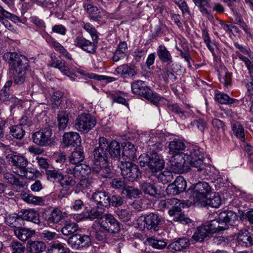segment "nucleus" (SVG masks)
<instances>
[{
  "label": "nucleus",
  "instance_id": "f257e3e1",
  "mask_svg": "<svg viewBox=\"0 0 253 253\" xmlns=\"http://www.w3.org/2000/svg\"><path fill=\"white\" fill-rule=\"evenodd\" d=\"M185 155L187 164L194 168L193 170L197 173V176L201 178H207L211 172V167L210 165L204 163L202 159L203 153L200 148L197 146H191Z\"/></svg>",
  "mask_w": 253,
  "mask_h": 253
},
{
  "label": "nucleus",
  "instance_id": "f03ea898",
  "mask_svg": "<svg viewBox=\"0 0 253 253\" xmlns=\"http://www.w3.org/2000/svg\"><path fill=\"white\" fill-rule=\"evenodd\" d=\"M2 57L13 71L26 72L29 67L27 58L16 52H6Z\"/></svg>",
  "mask_w": 253,
  "mask_h": 253
},
{
  "label": "nucleus",
  "instance_id": "7ed1b4c3",
  "mask_svg": "<svg viewBox=\"0 0 253 253\" xmlns=\"http://www.w3.org/2000/svg\"><path fill=\"white\" fill-rule=\"evenodd\" d=\"M217 222L211 220L199 226L192 237L196 242H202L207 237L218 231Z\"/></svg>",
  "mask_w": 253,
  "mask_h": 253
},
{
  "label": "nucleus",
  "instance_id": "20e7f679",
  "mask_svg": "<svg viewBox=\"0 0 253 253\" xmlns=\"http://www.w3.org/2000/svg\"><path fill=\"white\" fill-rule=\"evenodd\" d=\"M118 167L120 168L121 174L124 178L133 181L141 176L138 167L129 161H121Z\"/></svg>",
  "mask_w": 253,
  "mask_h": 253
},
{
  "label": "nucleus",
  "instance_id": "39448f33",
  "mask_svg": "<svg viewBox=\"0 0 253 253\" xmlns=\"http://www.w3.org/2000/svg\"><path fill=\"white\" fill-rule=\"evenodd\" d=\"M96 121L94 117L86 113H82L75 120V126L79 131L87 133L96 125Z\"/></svg>",
  "mask_w": 253,
  "mask_h": 253
},
{
  "label": "nucleus",
  "instance_id": "423d86ee",
  "mask_svg": "<svg viewBox=\"0 0 253 253\" xmlns=\"http://www.w3.org/2000/svg\"><path fill=\"white\" fill-rule=\"evenodd\" d=\"M237 219V215L233 211L225 210L219 213L218 219L212 221L217 222V229L219 231L227 229L229 226L233 225Z\"/></svg>",
  "mask_w": 253,
  "mask_h": 253
},
{
  "label": "nucleus",
  "instance_id": "0eeeda50",
  "mask_svg": "<svg viewBox=\"0 0 253 253\" xmlns=\"http://www.w3.org/2000/svg\"><path fill=\"white\" fill-rule=\"evenodd\" d=\"M98 144L99 146L95 147L92 152L93 160L96 162H107L109 157L108 141L106 138L100 137L98 139Z\"/></svg>",
  "mask_w": 253,
  "mask_h": 253
},
{
  "label": "nucleus",
  "instance_id": "6e6552de",
  "mask_svg": "<svg viewBox=\"0 0 253 253\" xmlns=\"http://www.w3.org/2000/svg\"><path fill=\"white\" fill-rule=\"evenodd\" d=\"M211 192V187L206 182H199L192 186V196L195 202H204Z\"/></svg>",
  "mask_w": 253,
  "mask_h": 253
},
{
  "label": "nucleus",
  "instance_id": "1a4fd4ad",
  "mask_svg": "<svg viewBox=\"0 0 253 253\" xmlns=\"http://www.w3.org/2000/svg\"><path fill=\"white\" fill-rule=\"evenodd\" d=\"M52 134V129L50 128L40 129L33 134V141L36 144L40 146H49L53 141L51 138Z\"/></svg>",
  "mask_w": 253,
  "mask_h": 253
},
{
  "label": "nucleus",
  "instance_id": "9d476101",
  "mask_svg": "<svg viewBox=\"0 0 253 253\" xmlns=\"http://www.w3.org/2000/svg\"><path fill=\"white\" fill-rule=\"evenodd\" d=\"M84 7L91 20L101 24L106 23V20L109 16V13L106 11L99 9L97 6L90 4L84 5Z\"/></svg>",
  "mask_w": 253,
  "mask_h": 253
},
{
  "label": "nucleus",
  "instance_id": "9b49d317",
  "mask_svg": "<svg viewBox=\"0 0 253 253\" xmlns=\"http://www.w3.org/2000/svg\"><path fill=\"white\" fill-rule=\"evenodd\" d=\"M139 219L144 222V227L152 232L158 231L162 222V218L154 213L141 216Z\"/></svg>",
  "mask_w": 253,
  "mask_h": 253
},
{
  "label": "nucleus",
  "instance_id": "f8f14e48",
  "mask_svg": "<svg viewBox=\"0 0 253 253\" xmlns=\"http://www.w3.org/2000/svg\"><path fill=\"white\" fill-rule=\"evenodd\" d=\"M5 158L8 162H11L12 166L15 167V173L18 175L24 173V170L26 169L28 164V161L25 157L11 153L7 155Z\"/></svg>",
  "mask_w": 253,
  "mask_h": 253
},
{
  "label": "nucleus",
  "instance_id": "ddd939ff",
  "mask_svg": "<svg viewBox=\"0 0 253 253\" xmlns=\"http://www.w3.org/2000/svg\"><path fill=\"white\" fill-rule=\"evenodd\" d=\"M132 92L135 94L141 96L148 100L153 98L152 91L148 87L146 84L141 80H137L131 83Z\"/></svg>",
  "mask_w": 253,
  "mask_h": 253
},
{
  "label": "nucleus",
  "instance_id": "4468645a",
  "mask_svg": "<svg viewBox=\"0 0 253 253\" xmlns=\"http://www.w3.org/2000/svg\"><path fill=\"white\" fill-rule=\"evenodd\" d=\"M185 153L172 155L170 160L171 168L174 173H181L185 172L187 167V160Z\"/></svg>",
  "mask_w": 253,
  "mask_h": 253
},
{
  "label": "nucleus",
  "instance_id": "2eb2a0df",
  "mask_svg": "<svg viewBox=\"0 0 253 253\" xmlns=\"http://www.w3.org/2000/svg\"><path fill=\"white\" fill-rule=\"evenodd\" d=\"M103 219L101 227L111 232L113 236L118 234V232L120 230V223L113 215L110 213L105 214Z\"/></svg>",
  "mask_w": 253,
  "mask_h": 253
},
{
  "label": "nucleus",
  "instance_id": "dca6fc26",
  "mask_svg": "<svg viewBox=\"0 0 253 253\" xmlns=\"http://www.w3.org/2000/svg\"><path fill=\"white\" fill-rule=\"evenodd\" d=\"M91 243L90 237L86 235L75 234L70 237L68 243L74 249L88 247Z\"/></svg>",
  "mask_w": 253,
  "mask_h": 253
},
{
  "label": "nucleus",
  "instance_id": "f3484780",
  "mask_svg": "<svg viewBox=\"0 0 253 253\" xmlns=\"http://www.w3.org/2000/svg\"><path fill=\"white\" fill-rule=\"evenodd\" d=\"M165 161L161 155L157 152L151 153V157L148 169L153 173L161 171L164 168Z\"/></svg>",
  "mask_w": 253,
  "mask_h": 253
},
{
  "label": "nucleus",
  "instance_id": "a211bd4d",
  "mask_svg": "<svg viewBox=\"0 0 253 253\" xmlns=\"http://www.w3.org/2000/svg\"><path fill=\"white\" fill-rule=\"evenodd\" d=\"M75 166L67 167L66 171L67 173L73 174L76 179H80L84 177L90 172V167L86 165L77 164Z\"/></svg>",
  "mask_w": 253,
  "mask_h": 253
},
{
  "label": "nucleus",
  "instance_id": "6ab92c4d",
  "mask_svg": "<svg viewBox=\"0 0 253 253\" xmlns=\"http://www.w3.org/2000/svg\"><path fill=\"white\" fill-rule=\"evenodd\" d=\"M93 201L98 206L102 208H109L110 194L105 191H97L94 193L91 197Z\"/></svg>",
  "mask_w": 253,
  "mask_h": 253
},
{
  "label": "nucleus",
  "instance_id": "aec40b11",
  "mask_svg": "<svg viewBox=\"0 0 253 253\" xmlns=\"http://www.w3.org/2000/svg\"><path fill=\"white\" fill-rule=\"evenodd\" d=\"M75 44L83 50L90 53H94L96 51L95 42L85 39L83 36H78L75 40Z\"/></svg>",
  "mask_w": 253,
  "mask_h": 253
},
{
  "label": "nucleus",
  "instance_id": "412c9836",
  "mask_svg": "<svg viewBox=\"0 0 253 253\" xmlns=\"http://www.w3.org/2000/svg\"><path fill=\"white\" fill-rule=\"evenodd\" d=\"M22 220L31 222L40 225L41 221L39 213L34 209L22 210L19 212Z\"/></svg>",
  "mask_w": 253,
  "mask_h": 253
},
{
  "label": "nucleus",
  "instance_id": "4be33fe9",
  "mask_svg": "<svg viewBox=\"0 0 253 253\" xmlns=\"http://www.w3.org/2000/svg\"><path fill=\"white\" fill-rule=\"evenodd\" d=\"M237 242L239 245L244 247H250L253 245V232L247 229H242L238 233Z\"/></svg>",
  "mask_w": 253,
  "mask_h": 253
},
{
  "label": "nucleus",
  "instance_id": "5701e85b",
  "mask_svg": "<svg viewBox=\"0 0 253 253\" xmlns=\"http://www.w3.org/2000/svg\"><path fill=\"white\" fill-rule=\"evenodd\" d=\"M63 142L66 147H73L80 144L81 139L78 133L71 131L64 134Z\"/></svg>",
  "mask_w": 253,
  "mask_h": 253
},
{
  "label": "nucleus",
  "instance_id": "b1692460",
  "mask_svg": "<svg viewBox=\"0 0 253 253\" xmlns=\"http://www.w3.org/2000/svg\"><path fill=\"white\" fill-rule=\"evenodd\" d=\"M48 65L51 67L58 69L64 74L68 76L71 74L70 69L68 66L66 65L65 62L53 54H51V60Z\"/></svg>",
  "mask_w": 253,
  "mask_h": 253
},
{
  "label": "nucleus",
  "instance_id": "393cba45",
  "mask_svg": "<svg viewBox=\"0 0 253 253\" xmlns=\"http://www.w3.org/2000/svg\"><path fill=\"white\" fill-rule=\"evenodd\" d=\"M14 233L16 237L22 241H28L30 238L36 235L35 230L21 226L14 229Z\"/></svg>",
  "mask_w": 253,
  "mask_h": 253
},
{
  "label": "nucleus",
  "instance_id": "a878e982",
  "mask_svg": "<svg viewBox=\"0 0 253 253\" xmlns=\"http://www.w3.org/2000/svg\"><path fill=\"white\" fill-rule=\"evenodd\" d=\"M136 150L133 144L130 142L126 143L123 149L122 158L125 161H133L137 158Z\"/></svg>",
  "mask_w": 253,
  "mask_h": 253
},
{
  "label": "nucleus",
  "instance_id": "bb28decb",
  "mask_svg": "<svg viewBox=\"0 0 253 253\" xmlns=\"http://www.w3.org/2000/svg\"><path fill=\"white\" fill-rule=\"evenodd\" d=\"M186 147L185 143L179 139H174L169 143V153L171 155L184 153L183 151Z\"/></svg>",
  "mask_w": 253,
  "mask_h": 253
},
{
  "label": "nucleus",
  "instance_id": "cd10ccee",
  "mask_svg": "<svg viewBox=\"0 0 253 253\" xmlns=\"http://www.w3.org/2000/svg\"><path fill=\"white\" fill-rule=\"evenodd\" d=\"M45 248V244L42 241H29L27 245V251L30 253H42Z\"/></svg>",
  "mask_w": 253,
  "mask_h": 253
},
{
  "label": "nucleus",
  "instance_id": "c85d7f7f",
  "mask_svg": "<svg viewBox=\"0 0 253 253\" xmlns=\"http://www.w3.org/2000/svg\"><path fill=\"white\" fill-rule=\"evenodd\" d=\"M157 53L162 62L166 63L168 65H170L172 62V56L165 46L160 45L157 49Z\"/></svg>",
  "mask_w": 253,
  "mask_h": 253
},
{
  "label": "nucleus",
  "instance_id": "c756f323",
  "mask_svg": "<svg viewBox=\"0 0 253 253\" xmlns=\"http://www.w3.org/2000/svg\"><path fill=\"white\" fill-rule=\"evenodd\" d=\"M190 245L189 241L186 238H179L176 241L171 243L168 246L170 250L180 251L186 249Z\"/></svg>",
  "mask_w": 253,
  "mask_h": 253
},
{
  "label": "nucleus",
  "instance_id": "7c9ffc66",
  "mask_svg": "<svg viewBox=\"0 0 253 253\" xmlns=\"http://www.w3.org/2000/svg\"><path fill=\"white\" fill-rule=\"evenodd\" d=\"M169 214L172 216V215L177 213L181 211V207H184V204L176 198L169 199Z\"/></svg>",
  "mask_w": 253,
  "mask_h": 253
},
{
  "label": "nucleus",
  "instance_id": "2f4dec72",
  "mask_svg": "<svg viewBox=\"0 0 253 253\" xmlns=\"http://www.w3.org/2000/svg\"><path fill=\"white\" fill-rule=\"evenodd\" d=\"M84 159L83 149L81 147L76 148L69 157L70 162L73 165L80 164Z\"/></svg>",
  "mask_w": 253,
  "mask_h": 253
},
{
  "label": "nucleus",
  "instance_id": "473e14b6",
  "mask_svg": "<svg viewBox=\"0 0 253 253\" xmlns=\"http://www.w3.org/2000/svg\"><path fill=\"white\" fill-rule=\"evenodd\" d=\"M108 145L109 157L119 160L121 156V147L119 143L116 140L112 141L111 142L108 141Z\"/></svg>",
  "mask_w": 253,
  "mask_h": 253
},
{
  "label": "nucleus",
  "instance_id": "72a5a7b5",
  "mask_svg": "<svg viewBox=\"0 0 253 253\" xmlns=\"http://www.w3.org/2000/svg\"><path fill=\"white\" fill-rule=\"evenodd\" d=\"M105 211L104 208L99 207L97 206V207L93 208L90 210H86L87 217L90 220L103 218Z\"/></svg>",
  "mask_w": 253,
  "mask_h": 253
},
{
  "label": "nucleus",
  "instance_id": "f704fd0d",
  "mask_svg": "<svg viewBox=\"0 0 253 253\" xmlns=\"http://www.w3.org/2000/svg\"><path fill=\"white\" fill-rule=\"evenodd\" d=\"M3 179L5 182L18 188L19 191L21 190V188H23L24 186V182L20 181L16 176L11 173H4L3 174Z\"/></svg>",
  "mask_w": 253,
  "mask_h": 253
},
{
  "label": "nucleus",
  "instance_id": "c9c22d12",
  "mask_svg": "<svg viewBox=\"0 0 253 253\" xmlns=\"http://www.w3.org/2000/svg\"><path fill=\"white\" fill-rule=\"evenodd\" d=\"M141 190L145 194H148L151 196L155 197L157 194V189L154 182L144 181L140 185Z\"/></svg>",
  "mask_w": 253,
  "mask_h": 253
},
{
  "label": "nucleus",
  "instance_id": "e433bc0d",
  "mask_svg": "<svg viewBox=\"0 0 253 253\" xmlns=\"http://www.w3.org/2000/svg\"><path fill=\"white\" fill-rule=\"evenodd\" d=\"M46 215L45 219L49 223H58L64 217L62 212L57 209H54L49 214Z\"/></svg>",
  "mask_w": 253,
  "mask_h": 253
},
{
  "label": "nucleus",
  "instance_id": "4c0bfd02",
  "mask_svg": "<svg viewBox=\"0 0 253 253\" xmlns=\"http://www.w3.org/2000/svg\"><path fill=\"white\" fill-rule=\"evenodd\" d=\"M57 121L59 130H64L69 122V114L66 111H60L57 115Z\"/></svg>",
  "mask_w": 253,
  "mask_h": 253
},
{
  "label": "nucleus",
  "instance_id": "58836bf2",
  "mask_svg": "<svg viewBox=\"0 0 253 253\" xmlns=\"http://www.w3.org/2000/svg\"><path fill=\"white\" fill-rule=\"evenodd\" d=\"M22 220L20 213L9 214L7 218L6 223L8 225L14 229L19 228L22 225Z\"/></svg>",
  "mask_w": 253,
  "mask_h": 253
},
{
  "label": "nucleus",
  "instance_id": "ea45409f",
  "mask_svg": "<svg viewBox=\"0 0 253 253\" xmlns=\"http://www.w3.org/2000/svg\"><path fill=\"white\" fill-rule=\"evenodd\" d=\"M22 199L26 203L35 205L43 204L44 200L42 198L34 196L31 194L25 193L22 195Z\"/></svg>",
  "mask_w": 253,
  "mask_h": 253
},
{
  "label": "nucleus",
  "instance_id": "a19ab883",
  "mask_svg": "<svg viewBox=\"0 0 253 253\" xmlns=\"http://www.w3.org/2000/svg\"><path fill=\"white\" fill-rule=\"evenodd\" d=\"M79 229L78 225L75 222L66 223L61 230V233L64 236H72L78 231Z\"/></svg>",
  "mask_w": 253,
  "mask_h": 253
},
{
  "label": "nucleus",
  "instance_id": "79ce46f5",
  "mask_svg": "<svg viewBox=\"0 0 253 253\" xmlns=\"http://www.w3.org/2000/svg\"><path fill=\"white\" fill-rule=\"evenodd\" d=\"M116 71L117 74L124 77H126V76H133L136 74L134 69L127 64L120 65L116 69Z\"/></svg>",
  "mask_w": 253,
  "mask_h": 253
},
{
  "label": "nucleus",
  "instance_id": "37998d69",
  "mask_svg": "<svg viewBox=\"0 0 253 253\" xmlns=\"http://www.w3.org/2000/svg\"><path fill=\"white\" fill-rule=\"evenodd\" d=\"M203 202L211 207L217 208L221 205V200L218 195L214 193L211 195L210 197H206Z\"/></svg>",
  "mask_w": 253,
  "mask_h": 253
},
{
  "label": "nucleus",
  "instance_id": "c03bdc74",
  "mask_svg": "<svg viewBox=\"0 0 253 253\" xmlns=\"http://www.w3.org/2000/svg\"><path fill=\"white\" fill-rule=\"evenodd\" d=\"M45 174L48 180L53 182L57 180L59 182L62 179L63 175L58 170L50 169L45 170Z\"/></svg>",
  "mask_w": 253,
  "mask_h": 253
},
{
  "label": "nucleus",
  "instance_id": "a18cd8bd",
  "mask_svg": "<svg viewBox=\"0 0 253 253\" xmlns=\"http://www.w3.org/2000/svg\"><path fill=\"white\" fill-rule=\"evenodd\" d=\"M232 128L235 136L242 141H245V130L243 126L238 122H235L232 124Z\"/></svg>",
  "mask_w": 253,
  "mask_h": 253
},
{
  "label": "nucleus",
  "instance_id": "49530a36",
  "mask_svg": "<svg viewBox=\"0 0 253 253\" xmlns=\"http://www.w3.org/2000/svg\"><path fill=\"white\" fill-rule=\"evenodd\" d=\"M48 42H49L50 46L54 48L56 51H59L65 57L70 60L72 59L71 55L68 53L67 50L65 49L64 47L59 42H56L52 39Z\"/></svg>",
  "mask_w": 253,
  "mask_h": 253
},
{
  "label": "nucleus",
  "instance_id": "de8ad7c7",
  "mask_svg": "<svg viewBox=\"0 0 253 253\" xmlns=\"http://www.w3.org/2000/svg\"><path fill=\"white\" fill-rule=\"evenodd\" d=\"M10 133L15 138L21 139L25 134V131L21 125H16L10 127Z\"/></svg>",
  "mask_w": 253,
  "mask_h": 253
},
{
  "label": "nucleus",
  "instance_id": "09e8293b",
  "mask_svg": "<svg viewBox=\"0 0 253 253\" xmlns=\"http://www.w3.org/2000/svg\"><path fill=\"white\" fill-rule=\"evenodd\" d=\"M83 28L90 35L92 40L94 42H97L98 37L96 29L89 23H83Z\"/></svg>",
  "mask_w": 253,
  "mask_h": 253
},
{
  "label": "nucleus",
  "instance_id": "8fccbe9b",
  "mask_svg": "<svg viewBox=\"0 0 253 253\" xmlns=\"http://www.w3.org/2000/svg\"><path fill=\"white\" fill-rule=\"evenodd\" d=\"M147 241L153 248L159 250L164 249L167 244L164 240H158L153 238H148Z\"/></svg>",
  "mask_w": 253,
  "mask_h": 253
},
{
  "label": "nucleus",
  "instance_id": "3c124183",
  "mask_svg": "<svg viewBox=\"0 0 253 253\" xmlns=\"http://www.w3.org/2000/svg\"><path fill=\"white\" fill-rule=\"evenodd\" d=\"M76 179L73 176H68L64 177V175H63L62 179L59 182V184L63 188H68L75 185L76 182Z\"/></svg>",
  "mask_w": 253,
  "mask_h": 253
},
{
  "label": "nucleus",
  "instance_id": "603ef678",
  "mask_svg": "<svg viewBox=\"0 0 253 253\" xmlns=\"http://www.w3.org/2000/svg\"><path fill=\"white\" fill-rule=\"evenodd\" d=\"M215 99L219 103L223 104H231L234 102L235 100L230 98L228 95L224 93H217Z\"/></svg>",
  "mask_w": 253,
  "mask_h": 253
},
{
  "label": "nucleus",
  "instance_id": "864d4df0",
  "mask_svg": "<svg viewBox=\"0 0 253 253\" xmlns=\"http://www.w3.org/2000/svg\"><path fill=\"white\" fill-rule=\"evenodd\" d=\"M102 163L101 170L99 176L104 178L112 177L113 175V172L108 166L107 161Z\"/></svg>",
  "mask_w": 253,
  "mask_h": 253
},
{
  "label": "nucleus",
  "instance_id": "5fc2aeb1",
  "mask_svg": "<svg viewBox=\"0 0 253 253\" xmlns=\"http://www.w3.org/2000/svg\"><path fill=\"white\" fill-rule=\"evenodd\" d=\"M206 125L207 124L205 121L203 119H199L192 121L189 126V127L194 129H197L201 131H203Z\"/></svg>",
  "mask_w": 253,
  "mask_h": 253
},
{
  "label": "nucleus",
  "instance_id": "6e6d98bb",
  "mask_svg": "<svg viewBox=\"0 0 253 253\" xmlns=\"http://www.w3.org/2000/svg\"><path fill=\"white\" fill-rule=\"evenodd\" d=\"M110 185L113 188L125 190L126 186L125 181L120 178H115L110 182Z\"/></svg>",
  "mask_w": 253,
  "mask_h": 253
},
{
  "label": "nucleus",
  "instance_id": "4d7b16f0",
  "mask_svg": "<svg viewBox=\"0 0 253 253\" xmlns=\"http://www.w3.org/2000/svg\"><path fill=\"white\" fill-rule=\"evenodd\" d=\"M158 178L163 183L166 184L172 180V174L170 171L164 170L158 174Z\"/></svg>",
  "mask_w": 253,
  "mask_h": 253
},
{
  "label": "nucleus",
  "instance_id": "13d9d810",
  "mask_svg": "<svg viewBox=\"0 0 253 253\" xmlns=\"http://www.w3.org/2000/svg\"><path fill=\"white\" fill-rule=\"evenodd\" d=\"M126 196L130 199L139 198L142 192L139 189L130 187H126L125 190Z\"/></svg>",
  "mask_w": 253,
  "mask_h": 253
},
{
  "label": "nucleus",
  "instance_id": "bf43d9fd",
  "mask_svg": "<svg viewBox=\"0 0 253 253\" xmlns=\"http://www.w3.org/2000/svg\"><path fill=\"white\" fill-rule=\"evenodd\" d=\"M109 201L110 206L117 208L122 206L125 200L124 198L120 195H113L112 196H110Z\"/></svg>",
  "mask_w": 253,
  "mask_h": 253
},
{
  "label": "nucleus",
  "instance_id": "052dcab7",
  "mask_svg": "<svg viewBox=\"0 0 253 253\" xmlns=\"http://www.w3.org/2000/svg\"><path fill=\"white\" fill-rule=\"evenodd\" d=\"M173 220L175 222H179L183 224H187L191 223V219L187 217L184 214L181 213V211L177 212V213L172 215Z\"/></svg>",
  "mask_w": 253,
  "mask_h": 253
},
{
  "label": "nucleus",
  "instance_id": "680f3d73",
  "mask_svg": "<svg viewBox=\"0 0 253 253\" xmlns=\"http://www.w3.org/2000/svg\"><path fill=\"white\" fill-rule=\"evenodd\" d=\"M116 213L120 219L124 222L130 220L131 217V213L126 210L118 209L116 211Z\"/></svg>",
  "mask_w": 253,
  "mask_h": 253
},
{
  "label": "nucleus",
  "instance_id": "e2e57ef3",
  "mask_svg": "<svg viewBox=\"0 0 253 253\" xmlns=\"http://www.w3.org/2000/svg\"><path fill=\"white\" fill-rule=\"evenodd\" d=\"M26 72L13 71L14 83L18 85L22 84L26 79Z\"/></svg>",
  "mask_w": 253,
  "mask_h": 253
},
{
  "label": "nucleus",
  "instance_id": "0e129e2a",
  "mask_svg": "<svg viewBox=\"0 0 253 253\" xmlns=\"http://www.w3.org/2000/svg\"><path fill=\"white\" fill-rule=\"evenodd\" d=\"M11 247L13 250L12 253H25L26 251L25 246L18 241H13Z\"/></svg>",
  "mask_w": 253,
  "mask_h": 253
},
{
  "label": "nucleus",
  "instance_id": "69168bd1",
  "mask_svg": "<svg viewBox=\"0 0 253 253\" xmlns=\"http://www.w3.org/2000/svg\"><path fill=\"white\" fill-rule=\"evenodd\" d=\"M180 192L184 191L186 188V182L182 176H178L173 182Z\"/></svg>",
  "mask_w": 253,
  "mask_h": 253
},
{
  "label": "nucleus",
  "instance_id": "338daca9",
  "mask_svg": "<svg viewBox=\"0 0 253 253\" xmlns=\"http://www.w3.org/2000/svg\"><path fill=\"white\" fill-rule=\"evenodd\" d=\"M48 253H66V249L63 244H54L48 250Z\"/></svg>",
  "mask_w": 253,
  "mask_h": 253
},
{
  "label": "nucleus",
  "instance_id": "774afa93",
  "mask_svg": "<svg viewBox=\"0 0 253 253\" xmlns=\"http://www.w3.org/2000/svg\"><path fill=\"white\" fill-rule=\"evenodd\" d=\"M236 56L233 57L234 60L235 59H237V58L240 59L245 62L247 67L250 72H253V61L252 62L250 61L248 58L242 55L239 52H236Z\"/></svg>",
  "mask_w": 253,
  "mask_h": 253
}]
</instances>
